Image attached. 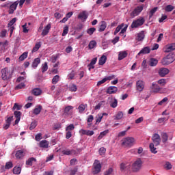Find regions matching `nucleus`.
Listing matches in <instances>:
<instances>
[{"label": "nucleus", "mask_w": 175, "mask_h": 175, "mask_svg": "<svg viewBox=\"0 0 175 175\" xmlns=\"http://www.w3.org/2000/svg\"><path fill=\"white\" fill-rule=\"evenodd\" d=\"M169 73V69L165 68H161L159 70V75L161 76V77H165L166 75H168Z\"/></svg>", "instance_id": "nucleus-12"}, {"label": "nucleus", "mask_w": 175, "mask_h": 175, "mask_svg": "<svg viewBox=\"0 0 175 175\" xmlns=\"http://www.w3.org/2000/svg\"><path fill=\"white\" fill-rule=\"evenodd\" d=\"M98 151H99L100 155H103V154H105V152H106V148H100Z\"/></svg>", "instance_id": "nucleus-61"}, {"label": "nucleus", "mask_w": 175, "mask_h": 175, "mask_svg": "<svg viewBox=\"0 0 175 175\" xmlns=\"http://www.w3.org/2000/svg\"><path fill=\"white\" fill-rule=\"evenodd\" d=\"M25 156V151H24V150H18L15 154V157L17 159H21L22 158H24Z\"/></svg>", "instance_id": "nucleus-14"}, {"label": "nucleus", "mask_w": 175, "mask_h": 175, "mask_svg": "<svg viewBox=\"0 0 175 175\" xmlns=\"http://www.w3.org/2000/svg\"><path fill=\"white\" fill-rule=\"evenodd\" d=\"M17 21V18H12L8 23V27H12Z\"/></svg>", "instance_id": "nucleus-54"}, {"label": "nucleus", "mask_w": 175, "mask_h": 175, "mask_svg": "<svg viewBox=\"0 0 175 175\" xmlns=\"http://www.w3.org/2000/svg\"><path fill=\"white\" fill-rule=\"evenodd\" d=\"M149 148H150L151 152H152V154H157V152H158V151H157V148H155L154 146L153 143L150 144Z\"/></svg>", "instance_id": "nucleus-34"}, {"label": "nucleus", "mask_w": 175, "mask_h": 175, "mask_svg": "<svg viewBox=\"0 0 175 175\" xmlns=\"http://www.w3.org/2000/svg\"><path fill=\"white\" fill-rule=\"evenodd\" d=\"M152 140L154 146H159L161 144V136L158 133H154L152 137Z\"/></svg>", "instance_id": "nucleus-7"}, {"label": "nucleus", "mask_w": 175, "mask_h": 175, "mask_svg": "<svg viewBox=\"0 0 175 175\" xmlns=\"http://www.w3.org/2000/svg\"><path fill=\"white\" fill-rule=\"evenodd\" d=\"M86 107H87V104H85V105L82 104V105H79L78 107V109L79 110V113H83V111H84V110H85Z\"/></svg>", "instance_id": "nucleus-43"}, {"label": "nucleus", "mask_w": 175, "mask_h": 175, "mask_svg": "<svg viewBox=\"0 0 175 175\" xmlns=\"http://www.w3.org/2000/svg\"><path fill=\"white\" fill-rule=\"evenodd\" d=\"M73 129H75V125H73V124H71L66 127L67 132H70V131H73Z\"/></svg>", "instance_id": "nucleus-52"}, {"label": "nucleus", "mask_w": 175, "mask_h": 175, "mask_svg": "<svg viewBox=\"0 0 175 175\" xmlns=\"http://www.w3.org/2000/svg\"><path fill=\"white\" fill-rule=\"evenodd\" d=\"M50 29H51V24L49 23L42 30L41 33L42 36H46L50 32Z\"/></svg>", "instance_id": "nucleus-11"}, {"label": "nucleus", "mask_w": 175, "mask_h": 175, "mask_svg": "<svg viewBox=\"0 0 175 175\" xmlns=\"http://www.w3.org/2000/svg\"><path fill=\"white\" fill-rule=\"evenodd\" d=\"M128 56V53L125 51L119 52L118 54V60L122 61V59H124V58H126Z\"/></svg>", "instance_id": "nucleus-19"}, {"label": "nucleus", "mask_w": 175, "mask_h": 175, "mask_svg": "<svg viewBox=\"0 0 175 175\" xmlns=\"http://www.w3.org/2000/svg\"><path fill=\"white\" fill-rule=\"evenodd\" d=\"M172 165L170 163L167 162L165 165V168L167 169V170H170L172 169Z\"/></svg>", "instance_id": "nucleus-57"}, {"label": "nucleus", "mask_w": 175, "mask_h": 175, "mask_svg": "<svg viewBox=\"0 0 175 175\" xmlns=\"http://www.w3.org/2000/svg\"><path fill=\"white\" fill-rule=\"evenodd\" d=\"M41 46L42 44L40 42L36 43L35 46L33 48L32 53H36V51L40 49Z\"/></svg>", "instance_id": "nucleus-33"}, {"label": "nucleus", "mask_w": 175, "mask_h": 175, "mask_svg": "<svg viewBox=\"0 0 175 175\" xmlns=\"http://www.w3.org/2000/svg\"><path fill=\"white\" fill-rule=\"evenodd\" d=\"M142 166H143V161L142 159H137L133 164L132 170L134 172H139L142 169Z\"/></svg>", "instance_id": "nucleus-3"}, {"label": "nucleus", "mask_w": 175, "mask_h": 175, "mask_svg": "<svg viewBox=\"0 0 175 175\" xmlns=\"http://www.w3.org/2000/svg\"><path fill=\"white\" fill-rule=\"evenodd\" d=\"M136 40L137 42H142V40H144V31H141L137 34Z\"/></svg>", "instance_id": "nucleus-22"}, {"label": "nucleus", "mask_w": 175, "mask_h": 175, "mask_svg": "<svg viewBox=\"0 0 175 175\" xmlns=\"http://www.w3.org/2000/svg\"><path fill=\"white\" fill-rule=\"evenodd\" d=\"M12 120H13V116H10L8 118V119L5 120V122L6 124H9L10 125H11Z\"/></svg>", "instance_id": "nucleus-60"}, {"label": "nucleus", "mask_w": 175, "mask_h": 175, "mask_svg": "<svg viewBox=\"0 0 175 175\" xmlns=\"http://www.w3.org/2000/svg\"><path fill=\"white\" fill-rule=\"evenodd\" d=\"M42 105H38L33 109V114L38 116V114H40V111H42Z\"/></svg>", "instance_id": "nucleus-30"}, {"label": "nucleus", "mask_w": 175, "mask_h": 175, "mask_svg": "<svg viewBox=\"0 0 175 175\" xmlns=\"http://www.w3.org/2000/svg\"><path fill=\"white\" fill-rule=\"evenodd\" d=\"M14 174H20L21 173V167H14L12 170Z\"/></svg>", "instance_id": "nucleus-35"}, {"label": "nucleus", "mask_w": 175, "mask_h": 175, "mask_svg": "<svg viewBox=\"0 0 175 175\" xmlns=\"http://www.w3.org/2000/svg\"><path fill=\"white\" fill-rule=\"evenodd\" d=\"M37 125H38V122L36 121L32 122L29 126L30 131H32V129H35V128H36Z\"/></svg>", "instance_id": "nucleus-44"}, {"label": "nucleus", "mask_w": 175, "mask_h": 175, "mask_svg": "<svg viewBox=\"0 0 175 175\" xmlns=\"http://www.w3.org/2000/svg\"><path fill=\"white\" fill-rule=\"evenodd\" d=\"M68 32H69V27L65 26L62 33V36H65V35H67Z\"/></svg>", "instance_id": "nucleus-51"}, {"label": "nucleus", "mask_w": 175, "mask_h": 175, "mask_svg": "<svg viewBox=\"0 0 175 175\" xmlns=\"http://www.w3.org/2000/svg\"><path fill=\"white\" fill-rule=\"evenodd\" d=\"M68 90L72 92H76V91H77V86L75 84H72L69 86Z\"/></svg>", "instance_id": "nucleus-39"}, {"label": "nucleus", "mask_w": 175, "mask_h": 175, "mask_svg": "<svg viewBox=\"0 0 175 175\" xmlns=\"http://www.w3.org/2000/svg\"><path fill=\"white\" fill-rule=\"evenodd\" d=\"M12 167H13V163H12V161L5 163V169L9 170L12 169Z\"/></svg>", "instance_id": "nucleus-46"}, {"label": "nucleus", "mask_w": 175, "mask_h": 175, "mask_svg": "<svg viewBox=\"0 0 175 175\" xmlns=\"http://www.w3.org/2000/svg\"><path fill=\"white\" fill-rule=\"evenodd\" d=\"M18 5V1H15L12 4L10 5L8 13L9 14H13L14 13V10L17 9V6Z\"/></svg>", "instance_id": "nucleus-9"}, {"label": "nucleus", "mask_w": 175, "mask_h": 175, "mask_svg": "<svg viewBox=\"0 0 175 175\" xmlns=\"http://www.w3.org/2000/svg\"><path fill=\"white\" fill-rule=\"evenodd\" d=\"M137 90L139 92H142L143 90H144V82H143V81H138L137 82Z\"/></svg>", "instance_id": "nucleus-16"}, {"label": "nucleus", "mask_w": 175, "mask_h": 175, "mask_svg": "<svg viewBox=\"0 0 175 175\" xmlns=\"http://www.w3.org/2000/svg\"><path fill=\"white\" fill-rule=\"evenodd\" d=\"M142 11L143 6H138L131 12V16L132 17H136V16H139Z\"/></svg>", "instance_id": "nucleus-8"}, {"label": "nucleus", "mask_w": 175, "mask_h": 175, "mask_svg": "<svg viewBox=\"0 0 175 175\" xmlns=\"http://www.w3.org/2000/svg\"><path fill=\"white\" fill-rule=\"evenodd\" d=\"M70 110H73L72 106L68 105V106L66 107L64 109V116H68V114H69V113H70Z\"/></svg>", "instance_id": "nucleus-27"}, {"label": "nucleus", "mask_w": 175, "mask_h": 175, "mask_svg": "<svg viewBox=\"0 0 175 175\" xmlns=\"http://www.w3.org/2000/svg\"><path fill=\"white\" fill-rule=\"evenodd\" d=\"M150 90H152V92H154V94H158V92L161 91V87H159L157 83H152Z\"/></svg>", "instance_id": "nucleus-10"}, {"label": "nucleus", "mask_w": 175, "mask_h": 175, "mask_svg": "<svg viewBox=\"0 0 175 175\" xmlns=\"http://www.w3.org/2000/svg\"><path fill=\"white\" fill-rule=\"evenodd\" d=\"M174 9V7L172 5H167L166 7H165V12H172L173 10Z\"/></svg>", "instance_id": "nucleus-49"}, {"label": "nucleus", "mask_w": 175, "mask_h": 175, "mask_svg": "<svg viewBox=\"0 0 175 175\" xmlns=\"http://www.w3.org/2000/svg\"><path fill=\"white\" fill-rule=\"evenodd\" d=\"M41 148H49V142L47 140H42L39 144Z\"/></svg>", "instance_id": "nucleus-24"}, {"label": "nucleus", "mask_w": 175, "mask_h": 175, "mask_svg": "<svg viewBox=\"0 0 175 175\" xmlns=\"http://www.w3.org/2000/svg\"><path fill=\"white\" fill-rule=\"evenodd\" d=\"M173 50H175L174 43L167 45L165 47V53H170V51H173Z\"/></svg>", "instance_id": "nucleus-20"}, {"label": "nucleus", "mask_w": 175, "mask_h": 175, "mask_svg": "<svg viewBox=\"0 0 175 175\" xmlns=\"http://www.w3.org/2000/svg\"><path fill=\"white\" fill-rule=\"evenodd\" d=\"M158 64V60L154 58H151L149 61V65L150 66H157Z\"/></svg>", "instance_id": "nucleus-28"}, {"label": "nucleus", "mask_w": 175, "mask_h": 175, "mask_svg": "<svg viewBox=\"0 0 175 175\" xmlns=\"http://www.w3.org/2000/svg\"><path fill=\"white\" fill-rule=\"evenodd\" d=\"M96 46V41L95 40H92L88 44V47L90 50H92V49L95 48Z\"/></svg>", "instance_id": "nucleus-32"}, {"label": "nucleus", "mask_w": 175, "mask_h": 175, "mask_svg": "<svg viewBox=\"0 0 175 175\" xmlns=\"http://www.w3.org/2000/svg\"><path fill=\"white\" fill-rule=\"evenodd\" d=\"M28 57V52L23 53L20 57H19V61H24L25 58Z\"/></svg>", "instance_id": "nucleus-42"}, {"label": "nucleus", "mask_w": 175, "mask_h": 175, "mask_svg": "<svg viewBox=\"0 0 175 175\" xmlns=\"http://www.w3.org/2000/svg\"><path fill=\"white\" fill-rule=\"evenodd\" d=\"M118 91V88L116 86H110L107 90V94H116Z\"/></svg>", "instance_id": "nucleus-15"}, {"label": "nucleus", "mask_w": 175, "mask_h": 175, "mask_svg": "<svg viewBox=\"0 0 175 175\" xmlns=\"http://www.w3.org/2000/svg\"><path fill=\"white\" fill-rule=\"evenodd\" d=\"M59 81V75H55L52 79V84H57Z\"/></svg>", "instance_id": "nucleus-41"}, {"label": "nucleus", "mask_w": 175, "mask_h": 175, "mask_svg": "<svg viewBox=\"0 0 175 175\" xmlns=\"http://www.w3.org/2000/svg\"><path fill=\"white\" fill-rule=\"evenodd\" d=\"M158 10V7H154L153 9H152L149 12V18H151L155 14V12Z\"/></svg>", "instance_id": "nucleus-38"}, {"label": "nucleus", "mask_w": 175, "mask_h": 175, "mask_svg": "<svg viewBox=\"0 0 175 175\" xmlns=\"http://www.w3.org/2000/svg\"><path fill=\"white\" fill-rule=\"evenodd\" d=\"M124 117V113L122 111H118V113L114 116V120H121Z\"/></svg>", "instance_id": "nucleus-31"}, {"label": "nucleus", "mask_w": 175, "mask_h": 175, "mask_svg": "<svg viewBox=\"0 0 175 175\" xmlns=\"http://www.w3.org/2000/svg\"><path fill=\"white\" fill-rule=\"evenodd\" d=\"M64 155H73V154H76V150H69V149H64L62 151Z\"/></svg>", "instance_id": "nucleus-17"}, {"label": "nucleus", "mask_w": 175, "mask_h": 175, "mask_svg": "<svg viewBox=\"0 0 175 175\" xmlns=\"http://www.w3.org/2000/svg\"><path fill=\"white\" fill-rule=\"evenodd\" d=\"M75 71H72L71 73L68 75V79H70V80H73V79H75Z\"/></svg>", "instance_id": "nucleus-59"}, {"label": "nucleus", "mask_w": 175, "mask_h": 175, "mask_svg": "<svg viewBox=\"0 0 175 175\" xmlns=\"http://www.w3.org/2000/svg\"><path fill=\"white\" fill-rule=\"evenodd\" d=\"M31 94L35 96H39V95L42 94V90H40V88L33 89L31 91Z\"/></svg>", "instance_id": "nucleus-23"}, {"label": "nucleus", "mask_w": 175, "mask_h": 175, "mask_svg": "<svg viewBox=\"0 0 175 175\" xmlns=\"http://www.w3.org/2000/svg\"><path fill=\"white\" fill-rule=\"evenodd\" d=\"M106 61H107V57L106 55H102L99 59L98 65H105Z\"/></svg>", "instance_id": "nucleus-26"}, {"label": "nucleus", "mask_w": 175, "mask_h": 175, "mask_svg": "<svg viewBox=\"0 0 175 175\" xmlns=\"http://www.w3.org/2000/svg\"><path fill=\"white\" fill-rule=\"evenodd\" d=\"M25 88V84L24 83H21L16 86L15 90H21Z\"/></svg>", "instance_id": "nucleus-50"}, {"label": "nucleus", "mask_w": 175, "mask_h": 175, "mask_svg": "<svg viewBox=\"0 0 175 175\" xmlns=\"http://www.w3.org/2000/svg\"><path fill=\"white\" fill-rule=\"evenodd\" d=\"M133 143H135V138L129 137L123 140L122 144L124 147H132Z\"/></svg>", "instance_id": "nucleus-4"}, {"label": "nucleus", "mask_w": 175, "mask_h": 175, "mask_svg": "<svg viewBox=\"0 0 175 175\" xmlns=\"http://www.w3.org/2000/svg\"><path fill=\"white\" fill-rule=\"evenodd\" d=\"M161 139H162V142L163 144H166L167 143V140H169V135L166 133H161Z\"/></svg>", "instance_id": "nucleus-21"}, {"label": "nucleus", "mask_w": 175, "mask_h": 175, "mask_svg": "<svg viewBox=\"0 0 175 175\" xmlns=\"http://www.w3.org/2000/svg\"><path fill=\"white\" fill-rule=\"evenodd\" d=\"M77 173V168H74L73 170H70V175H75Z\"/></svg>", "instance_id": "nucleus-64"}, {"label": "nucleus", "mask_w": 175, "mask_h": 175, "mask_svg": "<svg viewBox=\"0 0 175 175\" xmlns=\"http://www.w3.org/2000/svg\"><path fill=\"white\" fill-rule=\"evenodd\" d=\"M98 162H99V161L95 160V162L93 164L92 172L94 174H98V173L100 172V170L102 169V165H100V163Z\"/></svg>", "instance_id": "nucleus-6"}, {"label": "nucleus", "mask_w": 175, "mask_h": 175, "mask_svg": "<svg viewBox=\"0 0 175 175\" xmlns=\"http://www.w3.org/2000/svg\"><path fill=\"white\" fill-rule=\"evenodd\" d=\"M144 18H138L135 21H133L131 25V28H139V27H142V25H143V24H144Z\"/></svg>", "instance_id": "nucleus-5"}, {"label": "nucleus", "mask_w": 175, "mask_h": 175, "mask_svg": "<svg viewBox=\"0 0 175 175\" xmlns=\"http://www.w3.org/2000/svg\"><path fill=\"white\" fill-rule=\"evenodd\" d=\"M150 47H144L139 52L138 55H140L141 54H150Z\"/></svg>", "instance_id": "nucleus-25"}, {"label": "nucleus", "mask_w": 175, "mask_h": 175, "mask_svg": "<svg viewBox=\"0 0 175 175\" xmlns=\"http://www.w3.org/2000/svg\"><path fill=\"white\" fill-rule=\"evenodd\" d=\"M96 61H98V57H94L91 60V62L88 65L89 68V70H91V69H94L95 68V64H96Z\"/></svg>", "instance_id": "nucleus-18"}, {"label": "nucleus", "mask_w": 175, "mask_h": 175, "mask_svg": "<svg viewBox=\"0 0 175 175\" xmlns=\"http://www.w3.org/2000/svg\"><path fill=\"white\" fill-rule=\"evenodd\" d=\"M118 103V102L117 101V99H114V101L111 103L110 106L113 109H116V107H117Z\"/></svg>", "instance_id": "nucleus-55"}, {"label": "nucleus", "mask_w": 175, "mask_h": 175, "mask_svg": "<svg viewBox=\"0 0 175 175\" xmlns=\"http://www.w3.org/2000/svg\"><path fill=\"white\" fill-rule=\"evenodd\" d=\"M36 162V159L34 157H31L28 159V160L26 161V165H28L29 166H32V162Z\"/></svg>", "instance_id": "nucleus-37"}, {"label": "nucleus", "mask_w": 175, "mask_h": 175, "mask_svg": "<svg viewBox=\"0 0 175 175\" xmlns=\"http://www.w3.org/2000/svg\"><path fill=\"white\" fill-rule=\"evenodd\" d=\"M78 18L82 21H85L88 18V14H87V12L83 11L78 15Z\"/></svg>", "instance_id": "nucleus-13"}, {"label": "nucleus", "mask_w": 175, "mask_h": 175, "mask_svg": "<svg viewBox=\"0 0 175 175\" xmlns=\"http://www.w3.org/2000/svg\"><path fill=\"white\" fill-rule=\"evenodd\" d=\"M39 64H40V58L37 57L33 62L32 68H38V65H39Z\"/></svg>", "instance_id": "nucleus-29"}, {"label": "nucleus", "mask_w": 175, "mask_h": 175, "mask_svg": "<svg viewBox=\"0 0 175 175\" xmlns=\"http://www.w3.org/2000/svg\"><path fill=\"white\" fill-rule=\"evenodd\" d=\"M175 60V53H169L167 56H165L162 60V65H170L172 62H174Z\"/></svg>", "instance_id": "nucleus-2"}, {"label": "nucleus", "mask_w": 175, "mask_h": 175, "mask_svg": "<svg viewBox=\"0 0 175 175\" xmlns=\"http://www.w3.org/2000/svg\"><path fill=\"white\" fill-rule=\"evenodd\" d=\"M113 173V168H109L105 172V175H110Z\"/></svg>", "instance_id": "nucleus-62"}, {"label": "nucleus", "mask_w": 175, "mask_h": 175, "mask_svg": "<svg viewBox=\"0 0 175 175\" xmlns=\"http://www.w3.org/2000/svg\"><path fill=\"white\" fill-rule=\"evenodd\" d=\"M105 29H106V22L102 21L98 31H99V32H103V31H105Z\"/></svg>", "instance_id": "nucleus-36"}, {"label": "nucleus", "mask_w": 175, "mask_h": 175, "mask_svg": "<svg viewBox=\"0 0 175 175\" xmlns=\"http://www.w3.org/2000/svg\"><path fill=\"white\" fill-rule=\"evenodd\" d=\"M95 31H96L95 27H91L87 30V33L88 35H92Z\"/></svg>", "instance_id": "nucleus-48"}, {"label": "nucleus", "mask_w": 175, "mask_h": 175, "mask_svg": "<svg viewBox=\"0 0 175 175\" xmlns=\"http://www.w3.org/2000/svg\"><path fill=\"white\" fill-rule=\"evenodd\" d=\"M27 25H28L27 23H25V25H23L22 26V27L23 29V32H24V33H28V32L29 31L28 29H27Z\"/></svg>", "instance_id": "nucleus-56"}, {"label": "nucleus", "mask_w": 175, "mask_h": 175, "mask_svg": "<svg viewBox=\"0 0 175 175\" xmlns=\"http://www.w3.org/2000/svg\"><path fill=\"white\" fill-rule=\"evenodd\" d=\"M13 110H21V106L18 105V104L15 103L12 108Z\"/></svg>", "instance_id": "nucleus-58"}, {"label": "nucleus", "mask_w": 175, "mask_h": 175, "mask_svg": "<svg viewBox=\"0 0 175 175\" xmlns=\"http://www.w3.org/2000/svg\"><path fill=\"white\" fill-rule=\"evenodd\" d=\"M127 164H125V163H122L121 164H120V170H125V169H126V167H127V165H126Z\"/></svg>", "instance_id": "nucleus-63"}, {"label": "nucleus", "mask_w": 175, "mask_h": 175, "mask_svg": "<svg viewBox=\"0 0 175 175\" xmlns=\"http://www.w3.org/2000/svg\"><path fill=\"white\" fill-rule=\"evenodd\" d=\"M14 70H10L8 67H5L1 70V79L4 81H10L12 76H13Z\"/></svg>", "instance_id": "nucleus-1"}, {"label": "nucleus", "mask_w": 175, "mask_h": 175, "mask_svg": "<svg viewBox=\"0 0 175 175\" xmlns=\"http://www.w3.org/2000/svg\"><path fill=\"white\" fill-rule=\"evenodd\" d=\"M122 27H124V23H122L120 25H118L114 31V35H117L118 32H120V31L122 29Z\"/></svg>", "instance_id": "nucleus-40"}, {"label": "nucleus", "mask_w": 175, "mask_h": 175, "mask_svg": "<svg viewBox=\"0 0 175 175\" xmlns=\"http://www.w3.org/2000/svg\"><path fill=\"white\" fill-rule=\"evenodd\" d=\"M47 69H49V66L47 65V62H45L42 67V73H44V72H47Z\"/></svg>", "instance_id": "nucleus-45"}, {"label": "nucleus", "mask_w": 175, "mask_h": 175, "mask_svg": "<svg viewBox=\"0 0 175 175\" xmlns=\"http://www.w3.org/2000/svg\"><path fill=\"white\" fill-rule=\"evenodd\" d=\"M158 84H160V85H166V79H161L158 81Z\"/></svg>", "instance_id": "nucleus-53"}, {"label": "nucleus", "mask_w": 175, "mask_h": 175, "mask_svg": "<svg viewBox=\"0 0 175 175\" xmlns=\"http://www.w3.org/2000/svg\"><path fill=\"white\" fill-rule=\"evenodd\" d=\"M14 116L16 118L21 120V113L18 111H15L14 112Z\"/></svg>", "instance_id": "nucleus-47"}]
</instances>
